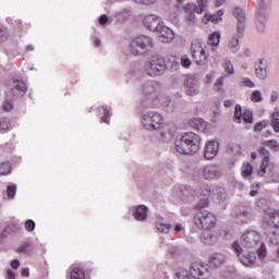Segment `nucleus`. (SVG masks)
<instances>
[{"label": "nucleus", "mask_w": 279, "mask_h": 279, "mask_svg": "<svg viewBox=\"0 0 279 279\" xmlns=\"http://www.w3.org/2000/svg\"><path fill=\"white\" fill-rule=\"evenodd\" d=\"M239 245L246 250V252H256L259 260H265L267 257V247L263 242L260 232L256 230H248L244 232L240 239Z\"/></svg>", "instance_id": "f257e3e1"}, {"label": "nucleus", "mask_w": 279, "mask_h": 279, "mask_svg": "<svg viewBox=\"0 0 279 279\" xmlns=\"http://www.w3.org/2000/svg\"><path fill=\"white\" fill-rule=\"evenodd\" d=\"M199 145H202V138L199 135L187 132L175 141V150L178 154L189 155L197 154L199 151Z\"/></svg>", "instance_id": "f03ea898"}, {"label": "nucleus", "mask_w": 279, "mask_h": 279, "mask_svg": "<svg viewBox=\"0 0 279 279\" xmlns=\"http://www.w3.org/2000/svg\"><path fill=\"white\" fill-rule=\"evenodd\" d=\"M158 90H160V84L156 83L154 81H148L142 85V93L144 94V97L148 99V101H153V104H158V99L161 105L167 108V112H173V108H170L169 106H172L171 100L165 96H158Z\"/></svg>", "instance_id": "7ed1b4c3"}, {"label": "nucleus", "mask_w": 279, "mask_h": 279, "mask_svg": "<svg viewBox=\"0 0 279 279\" xmlns=\"http://www.w3.org/2000/svg\"><path fill=\"white\" fill-rule=\"evenodd\" d=\"M140 125L147 132H158L165 128V117L158 111H143L140 116Z\"/></svg>", "instance_id": "20e7f679"}, {"label": "nucleus", "mask_w": 279, "mask_h": 279, "mask_svg": "<svg viewBox=\"0 0 279 279\" xmlns=\"http://www.w3.org/2000/svg\"><path fill=\"white\" fill-rule=\"evenodd\" d=\"M153 49L154 38L147 35L137 36L130 43V53L132 56H144V53H149Z\"/></svg>", "instance_id": "39448f33"}, {"label": "nucleus", "mask_w": 279, "mask_h": 279, "mask_svg": "<svg viewBox=\"0 0 279 279\" xmlns=\"http://www.w3.org/2000/svg\"><path fill=\"white\" fill-rule=\"evenodd\" d=\"M165 71H167V59L158 54L150 57L144 65V72L146 75H149V77H158L162 75Z\"/></svg>", "instance_id": "423d86ee"}, {"label": "nucleus", "mask_w": 279, "mask_h": 279, "mask_svg": "<svg viewBox=\"0 0 279 279\" xmlns=\"http://www.w3.org/2000/svg\"><path fill=\"white\" fill-rule=\"evenodd\" d=\"M194 223L199 230H213L217 226V217L206 209H201L194 216Z\"/></svg>", "instance_id": "0eeeda50"}, {"label": "nucleus", "mask_w": 279, "mask_h": 279, "mask_svg": "<svg viewBox=\"0 0 279 279\" xmlns=\"http://www.w3.org/2000/svg\"><path fill=\"white\" fill-rule=\"evenodd\" d=\"M206 265L202 262H194L190 267V271L186 269H180L175 276L178 279H199L206 274Z\"/></svg>", "instance_id": "6e6552de"}, {"label": "nucleus", "mask_w": 279, "mask_h": 279, "mask_svg": "<svg viewBox=\"0 0 279 279\" xmlns=\"http://www.w3.org/2000/svg\"><path fill=\"white\" fill-rule=\"evenodd\" d=\"M231 247L244 267H254L256 265V252L248 251V253H245L239 241L233 242Z\"/></svg>", "instance_id": "1a4fd4ad"}, {"label": "nucleus", "mask_w": 279, "mask_h": 279, "mask_svg": "<svg viewBox=\"0 0 279 279\" xmlns=\"http://www.w3.org/2000/svg\"><path fill=\"white\" fill-rule=\"evenodd\" d=\"M191 52L197 66H206L208 64V54H206V50H204L199 41L195 40L192 43Z\"/></svg>", "instance_id": "9d476101"}, {"label": "nucleus", "mask_w": 279, "mask_h": 279, "mask_svg": "<svg viewBox=\"0 0 279 279\" xmlns=\"http://www.w3.org/2000/svg\"><path fill=\"white\" fill-rule=\"evenodd\" d=\"M233 16L238 21L236 32L239 36H243L245 34V27L247 25V16L245 15V11L236 7L235 9H233Z\"/></svg>", "instance_id": "9b49d317"}, {"label": "nucleus", "mask_w": 279, "mask_h": 279, "mask_svg": "<svg viewBox=\"0 0 279 279\" xmlns=\"http://www.w3.org/2000/svg\"><path fill=\"white\" fill-rule=\"evenodd\" d=\"M259 8L257 10L256 19L258 25V29L260 32H265V23H267V20L269 19V13L266 10L267 3H269V0H259Z\"/></svg>", "instance_id": "f8f14e48"}, {"label": "nucleus", "mask_w": 279, "mask_h": 279, "mask_svg": "<svg viewBox=\"0 0 279 279\" xmlns=\"http://www.w3.org/2000/svg\"><path fill=\"white\" fill-rule=\"evenodd\" d=\"M156 34H159V41L163 44L172 43L175 38V34L165 24L157 26Z\"/></svg>", "instance_id": "ddd939ff"}, {"label": "nucleus", "mask_w": 279, "mask_h": 279, "mask_svg": "<svg viewBox=\"0 0 279 279\" xmlns=\"http://www.w3.org/2000/svg\"><path fill=\"white\" fill-rule=\"evenodd\" d=\"M143 25L149 32H155L156 28L160 25H163L162 20L156 14H148L143 19Z\"/></svg>", "instance_id": "4468645a"}, {"label": "nucleus", "mask_w": 279, "mask_h": 279, "mask_svg": "<svg viewBox=\"0 0 279 279\" xmlns=\"http://www.w3.org/2000/svg\"><path fill=\"white\" fill-rule=\"evenodd\" d=\"M201 175L204 178V180H217V178L221 175V172L217 166L208 165L201 169Z\"/></svg>", "instance_id": "2eb2a0df"}, {"label": "nucleus", "mask_w": 279, "mask_h": 279, "mask_svg": "<svg viewBox=\"0 0 279 279\" xmlns=\"http://www.w3.org/2000/svg\"><path fill=\"white\" fill-rule=\"evenodd\" d=\"M184 86L186 87V95L190 97H195L199 94V81L195 76H190L184 81Z\"/></svg>", "instance_id": "dca6fc26"}, {"label": "nucleus", "mask_w": 279, "mask_h": 279, "mask_svg": "<svg viewBox=\"0 0 279 279\" xmlns=\"http://www.w3.org/2000/svg\"><path fill=\"white\" fill-rule=\"evenodd\" d=\"M201 241L204 245H215V243L219 241V235L217 234V231L213 229H204L201 234Z\"/></svg>", "instance_id": "f3484780"}, {"label": "nucleus", "mask_w": 279, "mask_h": 279, "mask_svg": "<svg viewBox=\"0 0 279 279\" xmlns=\"http://www.w3.org/2000/svg\"><path fill=\"white\" fill-rule=\"evenodd\" d=\"M234 119H236L238 123H241V119H243L244 123H254V114L252 113V111L245 110L242 113L241 105L235 106Z\"/></svg>", "instance_id": "a211bd4d"}, {"label": "nucleus", "mask_w": 279, "mask_h": 279, "mask_svg": "<svg viewBox=\"0 0 279 279\" xmlns=\"http://www.w3.org/2000/svg\"><path fill=\"white\" fill-rule=\"evenodd\" d=\"M25 93H27V85L25 82H23V80L14 78L11 87V95H13V97H23Z\"/></svg>", "instance_id": "6ab92c4d"}, {"label": "nucleus", "mask_w": 279, "mask_h": 279, "mask_svg": "<svg viewBox=\"0 0 279 279\" xmlns=\"http://www.w3.org/2000/svg\"><path fill=\"white\" fill-rule=\"evenodd\" d=\"M219 154V142L210 141L206 144L205 147V158L206 160H213Z\"/></svg>", "instance_id": "aec40b11"}, {"label": "nucleus", "mask_w": 279, "mask_h": 279, "mask_svg": "<svg viewBox=\"0 0 279 279\" xmlns=\"http://www.w3.org/2000/svg\"><path fill=\"white\" fill-rule=\"evenodd\" d=\"M228 263V253H214L209 257L211 267H221Z\"/></svg>", "instance_id": "412c9836"}, {"label": "nucleus", "mask_w": 279, "mask_h": 279, "mask_svg": "<svg viewBox=\"0 0 279 279\" xmlns=\"http://www.w3.org/2000/svg\"><path fill=\"white\" fill-rule=\"evenodd\" d=\"M131 213L135 221H145L147 219V206L145 205L132 207Z\"/></svg>", "instance_id": "4be33fe9"}, {"label": "nucleus", "mask_w": 279, "mask_h": 279, "mask_svg": "<svg viewBox=\"0 0 279 279\" xmlns=\"http://www.w3.org/2000/svg\"><path fill=\"white\" fill-rule=\"evenodd\" d=\"M243 35H239V31H236V34L232 35L227 44V47L231 53H239L241 49V45L239 44L240 38Z\"/></svg>", "instance_id": "5701e85b"}, {"label": "nucleus", "mask_w": 279, "mask_h": 279, "mask_svg": "<svg viewBox=\"0 0 279 279\" xmlns=\"http://www.w3.org/2000/svg\"><path fill=\"white\" fill-rule=\"evenodd\" d=\"M260 154L265 157L262 160V165H260L257 173L260 178H263V175H265V173H266L267 167L269 166V150H267V148H265V147H262Z\"/></svg>", "instance_id": "b1692460"}, {"label": "nucleus", "mask_w": 279, "mask_h": 279, "mask_svg": "<svg viewBox=\"0 0 279 279\" xmlns=\"http://www.w3.org/2000/svg\"><path fill=\"white\" fill-rule=\"evenodd\" d=\"M255 75L259 80H267V64H265L263 59L255 65Z\"/></svg>", "instance_id": "393cba45"}, {"label": "nucleus", "mask_w": 279, "mask_h": 279, "mask_svg": "<svg viewBox=\"0 0 279 279\" xmlns=\"http://www.w3.org/2000/svg\"><path fill=\"white\" fill-rule=\"evenodd\" d=\"M184 12H185V21L186 23H189V25H195V23H197V17L195 16V13H193L191 10H193V3H187L184 8H183Z\"/></svg>", "instance_id": "a878e982"}, {"label": "nucleus", "mask_w": 279, "mask_h": 279, "mask_svg": "<svg viewBox=\"0 0 279 279\" xmlns=\"http://www.w3.org/2000/svg\"><path fill=\"white\" fill-rule=\"evenodd\" d=\"M191 128L199 132H206V130H208V123L202 118H194L191 120Z\"/></svg>", "instance_id": "bb28decb"}, {"label": "nucleus", "mask_w": 279, "mask_h": 279, "mask_svg": "<svg viewBox=\"0 0 279 279\" xmlns=\"http://www.w3.org/2000/svg\"><path fill=\"white\" fill-rule=\"evenodd\" d=\"M235 218L240 223H247L252 220V214L250 209H240L235 213Z\"/></svg>", "instance_id": "cd10ccee"}, {"label": "nucleus", "mask_w": 279, "mask_h": 279, "mask_svg": "<svg viewBox=\"0 0 279 279\" xmlns=\"http://www.w3.org/2000/svg\"><path fill=\"white\" fill-rule=\"evenodd\" d=\"M130 16H132V10L130 9H122L114 13V19L118 23H125V21H129Z\"/></svg>", "instance_id": "c85d7f7f"}, {"label": "nucleus", "mask_w": 279, "mask_h": 279, "mask_svg": "<svg viewBox=\"0 0 279 279\" xmlns=\"http://www.w3.org/2000/svg\"><path fill=\"white\" fill-rule=\"evenodd\" d=\"M69 279H86V274L80 267L71 268L69 270Z\"/></svg>", "instance_id": "c756f323"}, {"label": "nucleus", "mask_w": 279, "mask_h": 279, "mask_svg": "<svg viewBox=\"0 0 279 279\" xmlns=\"http://www.w3.org/2000/svg\"><path fill=\"white\" fill-rule=\"evenodd\" d=\"M266 236L269 241V243H271V245H276V254L279 257V234L276 233L275 231L266 233Z\"/></svg>", "instance_id": "7c9ffc66"}, {"label": "nucleus", "mask_w": 279, "mask_h": 279, "mask_svg": "<svg viewBox=\"0 0 279 279\" xmlns=\"http://www.w3.org/2000/svg\"><path fill=\"white\" fill-rule=\"evenodd\" d=\"M208 8V0H197L196 4H193L194 12L196 14H204V10Z\"/></svg>", "instance_id": "2f4dec72"}, {"label": "nucleus", "mask_w": 279, "mask_h": 279, "mask_svg": "<svg viewBox=\"0 0 279 279\" xmlns=\"http://www.w3.org/2000/svg\"><path fill=\"white\" fill-rule=\"evenodd\" d=\"M211 193L213 192L208 187H205L202 191L201 195H203L204 198L197 204V208H206V206H208V197H210Z\"/></svg>", "instance_id": "473e14b6"}, {"label": "nucleus", "mask_w": 279, "mask_h": 279, "mask_svg": "<svg viewBox=\"0 0 279 279\" xmlns=\"http://www.w3.org/2000/svg\"><path fill=\"white\" fill-rule=\"evenodd\" d=\"M219 43H221V33L215 32L208 37V45L210 47H219Z\"/></svg>", "instance_id": "72a5a7b5"}, {"label": "nucleus", "mask_w": 279, "mask_h": 279, "mask_svg": "<svg viewBox=\"0 0 279 279\" xmlns=\"http://www.w3.org/2000/svg\"><path fill=\"white\" fill-rule=\"evenodd\" d=\"M156 228L161 234H169L171 231V225L162 222V219L157 220Z\"/></svg>", "instance_id": "f704fd0d"}, {"label": "nucleus", "mask_w": 279, "mask_h": 279, "mask_svg": "<svg viewBox=\"0 0 279 279\" xmlns=\"http://www.w3.org/2000/svg\"><path fill=\"white\" fill-rule=\"evenodd\" d=\"M98 117L100 118V123H110L108 117H110V111L106 107H100L97 109Z\"/></svg>", "instance_id": "c9c22d12"}, {"label": "nucleus", "mask_w": 279, "mask_h": 279, "mask_svg": "<svg viewBox=\"0 0 279 279\" xmlns=\"http://www.w3.org/2000/svg\"><path fill=\"white\" fill-rule=\"evenodd\" d=\"M270 125L274 132H279V112L276 111L270 116Z\"/></svg>", "instance_id": "e433bc0d"}, {"label": "nucleus", "mask_w": 279, "mask_h": 279, "mask_svg": "<svg viewBox=\"0 0 279 279\" xmlns=\"http://www.w3.org/2000/svg\"><path fill=\"white\" fill-rule=\"evenodd\" d=\"M222 68L228 73V75H234V65L232 64V61L229 59L222 60Z\"/></svg>", "instance_id": "4c0bfd02"}, {"label": "nucleus", "mask_w": 279, "mask_h": 279, "mask_svg": "<svg viewBox=\"0 0 279 279\" xmlns=\"http://www.w3.org/2000/svg\"><path fill=\"white\" fill-rule=\"evenodd\" d=\"M252 171H254V168L250 163H243L241 168L242 178L247 179L250 175H252Z\"/></svg>", "instance_id": "58836bf2"}, {"label": "nucleus", "mask_w": 279, "mask_h": 279, "mask_svg": "<svg viewBox=\"0 0 279 279\" xmlns=\"http://www.w3.org/2000/svg\"><path fill=\"white\" fill-rule=\"evenodd\" d=\"M214 195L216 197V199H218V202H225L227 194H226V189L223 187H217L214 191Z\"/></svg>", "instance_id": "ea45409f"}, {"label": "nucleus", "mask_w": 279, "mask_h": 279, "mask_svg": "<svg viewBox=\"0 0 279 279\" xmlns=\"http://www.w3.org/2000/svg\"><path fill=\"white\" fill-rule=\"evenodd\" d=\"M268 217L275 228H279V209L268 213Z\"/></svg>", "instance_id": "a19ab883"}, {"label": "nucleus", "mask_w": 279, "mask_h": 279, "mask_svg": "<svg viewBox=\"0 0 279 279\" xmlns=\"http://www.w3.org/2000/svg\"><path fill=\"white\" fill-rule=\"evenodd\" d=\"M241 145L240 144H229V151L232 156H241Z\"/></svg>", "instance_id": "79ce46f5"}, {"label": "nucleus", "mask_w": 279, "mask_h": 279, "mask_svg": "<svg viewBox=\"0 0 279 279\" xmlns=\"http://www.w3.org/2000/svg\"><path fill=\"white\" fill-rule=\"evenodd\" d=\"M251 101H253V104H260V101H263V94L260 93V90H254L252 93Z\"/></svg>", "instance_id": "37998d69"}, {"label": "nucleus", "mask_w": 279, "mask_h": 279, "mask_svg": "<svg viewBox=\"0 0 279 279\" xmlns=\"http://www.w3.org/2000/svg\"><path fill=\"white\" fill-rule=\"evenodd\" d=\"M10 171H12V167L10 166V162L0 163V175H8Z\"/></svg>", "instance_id": "c03bdc74"}, {"label": "nucleus", "mask_w": 279, "mask_h": 279, "mask_svg": "<svg viewBox=\"0 0 279 279\" xmlns=\"http://www.w3.org/2000/svg\"><path fill=\"white\" fill-rule=\"evenodd\" d=\"M10 130V119L0 118V132H8Z\"/></svg>", "instance_id": "a18cd8bd"}, {"label": "nucleus", "mask_w": 279, "mask_h": 279, "mask_svg": "<svg viewBox=\"0 0 279 279\" xmlns=\"http://www.w3.org/2000/svg\"><path fill=\"white\" fill-rule=\"evenodd\" d=\"M267 125H269V121L268 120H263L260 122H257L254 125V131L255 132H263V130H265V128H267Z\"/></svg>", "instance_id": "49530a36"}, {"label": "nucleus", "mask_w": 279, "mask_h": 279, "mask_svg": "<svg viewBox=\"0 0 279 279\" xmlns=\"http://www.w3.org/2000/svg\"><path fill=\"white\" fill-rule=\"evenodd\" d=\"M10 38V34L8 33V28L5 26L0 25V43H5V40Z\"/></svg>", "instance_id": "de8ad7c7"}, {"label": "nucleus", "mask_w": 279, "mask_h": 279, "mask_svg": "<svg viewBox=\"0 0 279 279\" xmlns=\"http://www.w3.org/2000/svg\"><path fill=\"white\" fill-rule=\"evenodd\" d=\"M221 16H223V11L218 10L215 14L210 15L211 23H220L222 21Z\"/></svg>", "instance_id": "09e8293b"}, {"label": "nucleus", "mask_w": 279, "mask_h": 279, "mask_svg": "<svg viewBox=\"0 0 279 279\" xmlns=\"http://www.w3.org/2000/svg\"><path fill=\"white\" fill-rule=\"evenodd\" d=\"M24 228L27 232H34V230L36 229V222H34V220L32 219H28L25 221Z\"/></svg>", "instance_id": "8fccbe9b"}, {"label": "nucleus", "mask_w": 279, "mask_h": 279, "mask_svg": "<svg viewBox=\"0 0 279 279\" xmlns=\"http://www.w3.org/2000/svg\"><path fill=\"white\" fill-rule=\"evenodd\" d=\"M7 195L9 197V199H14V195H16V185H9L7 187Z\"/></svg>", "instance_id": "3c124183"}, {"label": "nucleus", "mask_w": 279, "mask_h": 279, "mask_svg": "<svg viewBox=\"0 0 279 279\" xmlns=\"http://www.w3.org/2000/svg\"><path fill=\"white\" fill-rule=\"evenodd\" d=\"M191 64H193V61H191L189 56L184 54L181 57V65H183L184 69H190Z\"/></svg>", "instance_id": "603ef678"}, {"label": "nucleus", "mask_w": 279, "mask_h": 279, "mask_svg": "<svg viewBox=\"0 0 279 279\" xmlns=\"http://www.w3.org/2000/svg\"><path fill=\"white\" fill-rule=\"evenodd\" d=\"M266 145H268V147H270L275 151H279V142L278 141L269 140V141L266 142Z\"/></svg>", "instance_id": "864d4df0"}, {"label": "nucleus", "mask_w": 279, "mask_h": 279, "mask_svg": "<svg viewBox=\"0 0 279 279\" xmlns=\"http://www.w3.org/2000/svg\"><path fill=\"white\" fill-rule=\"evenodd\" d=\"M133 1L138 5H154V3H156V0H133Z\"/></svg>", "instance_id": "5fc2aeb1"}, {"label": "nucleus", "mask_w": 279, "mask_h": 279, "mask_svg": "<svg viewBox=\"0 0 279 279\" xmlns=\"http://www.w3.org/2000/svg\"><path fill=\"white\" fill-rule=\"evenodd\" d=\"M12 108H14V106L12 105V100H5L2 105V110H4V112H10Z\"/></svg>", "instance_id": "6e6d98bb"}, {"label": "nucleus", "mask_w": 279, "mask_h": 279, "mask_svg": "<svg viewBox=\"0 0 279 279\" xmlns=\"http://www.w3.org/2000/svg\"><path fill=\"white\" fill-rule=\"evenodd\" d=\"M173 195H174V197L177 198V199H182V187L181 186H175L174 189H173Z\"/></svg>", "instance_id": "4d7b16f0"}, {"label": "nucleus", "mask_w": 279, "mask_h": 279, "mask_svg": "<svg viewBox=\"0 0 279 279\" xmlns=\"http://www.w3.org/2000/svg\"><path fill=\"white\" fill-rule=\"evenodd\" d=\"M27 247H29V243H23V244H21V245L16 248L17 254H25V252H27Z\"/></svg>", "instance_id": "13d9d810"}, {"label": "nucleus", "mask_w": 279, "mask_h": 279, "mask_svg": "<svg viewBox=\"0 0 279 279\" xmlns=\"http://www.w3.org/2000/svg\"><path fill=\"white\" fill-rule=\"evenodd\" d=\"M223 77H220V78H218L217 81H216V83H215V88L217 89V90H221V88H223Z\"/></svg>", "instance_id": "bf43d9fd"}, {"label": "nucleus", "mask_w": 279, "mask_h": 279, "mask_svg": "<svg viewBox=\"0 0 279 279\" xmlns=\"http://www.w3.org/2000/svg\"><path fill=\"white\" fill-rule=\"evenodd\" d=\"M243 85L247 86L248 88H254V86H255L254 82H252V80H250V78H244Z\"/></svg>", "instance_id": "052dcab7"}, {"label": "nucleus", "mask_w": 279, "mask_h": 279, "mask_svg": "<svg viewBox=\"0 0 279 279\" xmlns=\"http://www.w3.org/2000/svg\"><path fill=\"white\" fill-rule=\"evenodd\" d=\"M11 267L12 269H19V267H21V262L19 259H13L11 262Z\"/></svg>", "instance_id": "680f3d73"}, {"label": "nucleus", "mask_w": 279, "mask_h": 279, "mask_svg": "<svg viewBox=\"0 0 279 279\" xmlns=\"http://www.w3.org/2000/svg\"><path fill=\"white\" fill-rule=\"evenodd\" d=\"M22 278H29V268H23L21 270Z\"/></svg>", "instance_id": "e2e57ef3"}, {"label": "nucleus", "mask_w": 279, "mask_h": 279, "mask_svg": "<svg viewBox=\"0 0 279 279\" xmlns=\"http://www.w3.org/2000/svg\"><path fill=\"white\" fill-rule=\"evenodd\" d=\"M7 278L8 279H16V275L14 274V271L8 269L7 270Z\"/></svg>", "instance_id": "0e129e2a"}, {"label": "nucleus", "mask_w": 279, "mask_h": 279, "mask_svg": "<svg viewBox=\"0 0 279 279\" xmlns=\"http://www.w3.org/2000/svg\"><path fill=\"white\" fill-rule=\"evenodd\" d=\"M270 101L274 104L275 101H278V92H272L270 95Z\"/></svg>", "instance_id": "69168bd1"}, {"label": "nucleus", "mask_w": 279, "mask_h": 279, "mask_svg": "<svg viewBox=\"0 0 279 279\" xmlns=\"http://www.w3.org/2000/svg\"><path fill=\"white\" fill-rule=\"evenodd\" d=\"M106 23H108V16L107 15H101L99 17V24L100 25H106Z\"/></svg>", "instance_id": "338daca9"}, {"label": "nucleus", "mask_w": 279, "mask_h": 279, "mask_svg": "<svg viewBox=\"0 0 279 279\" xmlns=\"http://www.w3.org/2000/svg\"><path fill=\"white\" fill-rule=\"evenodd\" d=\"M168 60L172 62V66H178V59H175V56L168 57Z\"/></svg>", "instance_id": "774afa93"}]
</instances>
